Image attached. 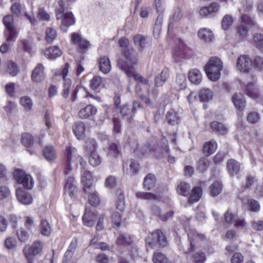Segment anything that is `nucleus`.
Listing matches in <instances>:
<instances>
[{"instance_id":"nucleus-1","label":"nucleus","mask_w":263,"mask_h":263,"mask_svg":"<svg viewBox=\"0 0 263 263\" xmlns=\"http://www.w3.org/2000/svg\"><path fill=\"white\" fill-rule=\"evenodd\" d=\"M67 160L65 164L64 173L66 175L65 192H67L71 197H74L77 192L76 186L74 184L73 168L71 165L72 160V150L70 147L66 148Z\"/></svg>"},{"instance_id":"nucleus-2","label":"nucleus","mask_w":263,"mask_h":263,"mask_svg":"<svg viewBox=\"0 0 263 263\" xmlns=\"http://www.w3.org/2000/svg\"><path fill=\"white\" fill-rule=\"evenodd\" d=\"M138 54L133 49H127L123 52V57L118 61V66L123 71L125 74L132 73V70L135 69L134 66L137 62Z\"/></svg>"},{"instance_id":"nucleus-3","label":"nucleus","mask_w":263,"mask_h":263,"mask_svg":"<svg viewBox=\"0 0 263 263\" xmlns=\"http://www.w3.org/2000/svg\"><path fill=\"white\" fill-rule=\"evenodd\" d=\"M58 5V7L55 10L56 18L57 20H62L61 30L63 32H66L68 27L75 24L76 18L71 12H65L66 8L64 0H59Z\"/></svg>"},{"instance_id":"nucleus-4","label":"nucleus","mask_w":263,"mask_h":263,"mask_svg":"<svg viewBox=\"0 0 263 263\" xmlns=\"http://www.w3.org/2000/svg\"><path fill=\"white\" fill-rule=\"evenodd\" d=\"M222 68V61L216 57L211 58L204 67L208 77L213 81H216L219 79L220 71Z\"/></svg>"},{"instance_id":"nucleus-5","label":"nucleus","mask_w":263,"mask_h":263,"mask_svg":"<svg viewBox=\"0 0 263 263\" xmlns=\"http://www.w3.org/2000/svg\"><path fill=\"white\" fill-rule=\"evenodd\" d=\"M190 241V247L189 252L192 254L194 258L195 263H203L205 260L206 257L204 253L200 250H198L197 242L199 240H203L205 239L203 235L198 233L194 234L193 237L191 235H189Z\"/></svg>"},{"instance_id":"nucleus-6","label":"nucleus","mask_w":263,"mask_h":263,"mask_svg":"<svg viewBox=\"0 0 263 263\" xmlns=\"http://www.w3.org/2000/svg\"><path fill=\"white\" fill-rule=\"evenodd\" d=\"M13 177L16 182L22 185L26 190H31L33 187V179L31 175L26 173L23 169L15 168L13 172Z\"/></svg>"},{"instance_id":"nucleus-7","label":"nucleus","mask_w":263,"mask_h":263,"mask_svg":"<svg viewBox=\"0 0 263 263\" xmlns=\"http://www.w3.org/2000/svg\"><path fill=\"white\" fill-rule=\"evenodd\" d=\"M241 20V24L238 27L237 33L243 39L247 36L249 29L255 25V22L247 14H242Z\"/></svg>"},{"instance_id":"nucleus-8","label":"nucleus","mask_w":263,"mask_h":263,"mask_svg":"<svg viewBox=\"0 0 263 263\" xmlns=\"http://www.w3.org/2000/svg\"><path fill=\"white\" fill-rule=\"evenodd\" d=\"M71 41L77 46L78 51L81 53H85L91 46L89 42L83 38L81 35L78 33H73L71 35Z\"/></svg>"},{"instance_id":"nucleus-9","label":"nucleus","mask_w":263,"mask_h":263,"mask_svg":"<svg viewBox=\"0 0 263 263\" xmlns=\"http://www.w3.org/2000/svg\"><path fill=\"white\" fill-rule=\"evenodd\" d=\"M79 91L78 86H75L72 85V81L70 79H65L63 85V90L62 92V96L64 98H67L71 93V100L72 102L76 100L77 94Z\"/></svg>"},{"instance_id":"nucleus-10","label":"nucleus","mask_w":263,"mask_h":263,"mask_svg":"<svg viewBox=\"0 0 263 263\" xmlns=\"http://www.w3.org/2000/svg\"><path fill=\"white\" fill-rule=\"evenodd\" d=\"M152 240L146 243L153 248L154 247H165L167 245V240L164 233L160 230H157L154 231L152 234Z\"/></svg>"},{"instance_id":"nucleus-11","label":"nucleus","mask_w":263,"mask_h":263,"mask_svg":"<svg viewBox=\"0 0 263 263\" xmlns=\"http://www.w3.org/2000/svg\"><path fill=\"white\" fill-rule=\"evenodd\" d=\"M231 100L237 110L238 116L241 117L246 105V101L243 95L240 92H235L232 95Z\"/></svg>"},{"instance_id":"nucleus-12","label":"nucleus","mask_w":263,"mask_h":263,"mask_svg":"<svg viewBox=\"0 0 263 263\" xmlns=\"http://www.w3.org/2000/svg\"><path fill=\"white\" fill-rule=\"evenodd\" d=\"M252 66L251 59L246 55H241L237 59V67L241 72L249 71Z\"/></svg>"},{"instance_id":"nucleus-13","label":"nucleus","mask_w":263,"mask_h":263,"mask_svg":"<svg viewBox=\"0 0 263 263\" xmlns=\"http://www.w3.org/2000/svg\"><path fill=\"white\" fill-rule=\"evenodd\" d=\"M40 52L47 59L51 60L60 57L62 54L61 49L57 46H50L45 50L41 49Z\"/></svg>"},{"instance_id":"nucleus-14","label":"nucleus","mask_w":263,"mask_h":263,"mask_svg":"<svg viewBox=\"0 0 263 263\" xmlns=\"http://www.w3.org/2000/svg\"><path fill=\"white\" fill-rule=\"evenodd\" d=\"M16 196L18 200L23 204H30L32 202V197L31 193L21 188L16 189Z\"/></svg>"},{"instance_id":"nucleus-15","label":"nucleus","mask_w":263,"mask_h":263,"mask_svg":"<svg viewBox=\"0 0 263 263\" xmlns=\"http://www.w3.org/2000/svg\"><path fill=\"white\" fill-rule=\"evenodd\" d=\"M245 93L254 100L259 98L260 96L259 88L254 82H250L245 85Z\"/></svg>"},{"instance_id":"nucleus-16","label":"nucleus","mask_w":263,"mask_h":263,"mask_svg":"<svg viewBox=\"0 0 263 263\" xmlns=\"http://www.w3.org/2000/svg\"><path fill=\"white\" fill-rule=\"evenodd\" d=\"M84 223L88 227L93 226L97 220V214L94 209L88 211L85 210L82 217Z\"/></svg>"},{"instance_id":"nucleus-17","label":"nucleus","mask_w":263,"mask_h":263,"mask_svg":"<svg viewBox=\"0 0 263 263\" xmlns=\"http://www.w3.org/2000/svg\"><path fill=\"white\" fill-rule=\"evenodd\" d=\"M32 34L30 33L28 36L18 42V50L23 49L25 51L30 52L32 47Z\"/></svg>"},{"instance_id":"nucleus-18","label":"nucleus","mask_w":263,"mask_h":263,"mask_svg":"<svg viewBox=\"0 0 263 263\" xmlns=\"http://www.w3.org/2000/svg\"><path fill=\"white\" fill-rule=\"evenodd\" d=\"M241 164L234 159H230L227 162V169L232 176L237 175L240 171Z\"/></svg>"},{"instance_id":"nucleus-19","label":"nucleus","mask_w":263,"mask_h":263,"mask_svg":"<svg viewBox=\"0 0 263 263\" xmlns=\"http://www.w3.org/2000/svg\"><path fill=\"white\" fill-rule=\"evenodd\" d=\"M98 62L99 69L102 73L107 74L110 71L111 66L108 58L105 56L101 57L98 59Z\"/></svg>"},{"instance_id":"nucleus-20","label":"nucleus","mask_w":263,"mask_h":263,"mask_svg":"<svg viewBox=\"0 0 263 263\" xmlns=\"http://www.w3.org/2000/svg\"><path fill=\"white\" fill-rule=\"evenodd\" d=\"M242 203L247 206L248 210L253 212H257L260 210V204L256 200L245 197L241 198Z\"/></svg>"},{"instance_id":"nucleus-21","label":"nucleus","mask_w":263,"mask_h":263,"mask_svg":"<svg viewBox=\"0 0 263 263\" xmlns=\"http://www.w3.org/2000/svg\"><path fill=\"white\" fill-rule=\"evenodd\" d=\"M93 177L91 172L84 170L82 172V182L84 187L87 190H90L92 187Z\"/></svg>"},{"instance_id":"nucleus-22","label":"nucleus","mask_w":263,"mask_h":263,"mask_svg":"<svg viewBox=\"0 0 263 263\" xmlns=\"http://www.w3.org/2000/svg\"><path fill=\"white\" fill-rule=\"evenodd\" d=\"M134 43L139 51H142L146 44V37L143 35L137 34L133 37Z\"/></svg>"},{"instance_id":"nucleus-23","label":"nucleus","mask_w":263,"mask_h":263,"mask_svg":"<svg viewBox=\"0 0 263 263\" xmlns=\"http://www.w3.org/2000/svg\"><path fill=\"white\" fill-rule=\"evenodd\" d=\"M96 112V108L92 105H88L79 111V116L81 119H86L95 115Z\"/></svg>"},{"instance_id":"nucleus-24","label":"nucleus","mask_w":263,"mask_h":263,"mask_svg":"<svg viewBox=\"0 0 263 263\" xmlns=\"http://www.w3.org/2000/svg\"><path fill=\"white\" fill-rule=\"evenodd\" d=\"M45 67L41 63L38 64L34 69V82H41L45 78Z\"/></svg>"},{"instance_id":"nucleus-25","label":"nucleus","mask_w":263,"mask_h":263,"mask_svg":"<svg viewBox=\"0 0 263 263\" xmlns=\"http://www.w3.org/2000/svg\"><path fill=\"white\" fill-rule=\"evenodd\" d=\"M85 126L81 121L74 123L73 125V132L78 139H82L85 135Z\"/></svg>"},{"instance_id":"nucleus-26","label":"nucleus","mask_w":263,"mask_h":263,"mask_svg":"<svg viewBox=\"0 0 263 263\" xmlns=\"http://www.w3.org/2000/svg\"><path fill=\"white\" fill-rule=\"evenodd\" d=\"M43 156L48 161L54 160L57 158V153L52 145L46 146L43 150Z\"/></svg>"},{"instance_id":"nucleus-27","label":"nucleus","mask_w":263,"mask_h":263,"mask_svg":"<svg viewBox=\"0 0 263 263\" xmlns=\"http://www.w3.org/2000/svg\"><path fill=\"white\" fill-rule=\"evenodd\" d=\"M169 77L167 70L164 69L161 72L157 75L155 79V87L157 88L164 85L166 80Z\"/></svg>"},{"instance_id":"nucleus-28","label":"nucleus","mask_w":263,"mask_h":263,"mask_svg":"<svg viewBox=\"0 0 263 263\" xmlns=\"http://www.w3.org/2000/svg\"><path fill=\"white\" fill-rule=\"evenodd\" d=\"M189 79L192 83L198 85L202 81V74L198 69H193L189 73Z\"/></svg>"},{"instance_id":"nucleus-29","label":"nucleus","mask_w":263,"mask_h":263,"mask_svg":"<svg viewBox=\"0 0 263 263\" xmlns=\"http://www.w3.org/2000/svg\"><path fill=\"white\" fill-rule=\"evenodd\" d=\"M217 148V143L214 141L211 140L204 144L203 152L206 156H210L216 151Z\"/></svg>"},{"instance_id":"nucleus-30","label":"nucleus","mask_w":263,"mask_h":263,"mask_svg":"<svg viewBox=\"0 0 263 263\" xmlns=\"http://www.w3.org/2000/svg\"><path fill=\"white\" fill-rule=\"evenodd\" d=\"M4 35L7 42H15L18 35V31L14 27L6 29Z\"/></svg>"},{"instance_id":"nucleus-31","label":"nucleus","mask_w":263,"mask_h":263,"mask_svg":"<svg viewBox=\"0 0 263 263\" xmlns=\"http://www.w3.org/2000/svg\"><path fill=\"white\" fill-rule=\"evenodd\" d=\"M179 118L177 112L174 109H170L166 114V121L171 125L178 124Z\"/></svg>"},{"instance_id":"nucleus-32","label":"nucleus","mask_w":263,"mask_h":263,"mask_svg":"<svg viewBox=\"0 0 263 263\" xmlns=\"http://www.w3.org/2000/svg\"><path fill=\"white\" fill-rule=\"evenodd\" d=\"M133 242L132 237L127 233H122L119 235L117 239V243L121 246H128Z\"/></svg>"},{"instance_id":"nucleus-33","label":"nucleus","mask_w":263,"mask_h":263,"mask_svg":"<svg viewBox=\"0 0 263 263\" xmlns=\"http://www.w3.org/2000/svg\"><path fill=\"white\" fill-rule=\"evenodd\" d=\"M22 143L31 154H32V137L30 134L24 133L22 136Z\"/></svg>"},{"instance_id":"nucleus-34","label":"nucleus","mask_w":263,"mask_h":263,"mask_svg":"<svg viewBox=\"0 0 263 263\" xmlns=\"http://www.w3.org/2000/svg\"><path fill=\"white\" fill-rule=\"evenodd\" d=\"M199 37L205 42H211L214 38V34L211 30L207 28H202L198 31Z\"/></svg>"},{"instance_id":"nucleus-35","label":"nucleus","mask_w":263,"mask_h":263,"mask_svg":"<svg viewBox=\"0 0 263 263\" xmlns=\"http://www.w3.org/2000/svg\"><path fill=\"white\" fill-rule=\"evenodd\" d=\"M156 179L155 176L152 174H148L144 178L143 181V187L146 190H151L153 189L156 184Z\"/></svg>"},{"instance_id":"nucleus-36","label":"nucleus","mask_w":263,"mask_h":263,"mask_svg":"<svg viewBox=\"0 0 263 263\" xmlns=\"http://www.w3.org/2000/svg\"><path fill=\"white\" fill-rule=\"evenodd\" d=\"M186 86V78L184 74H178L176 76L174 88L177 90L184 89Z\"/></svg>"},{"instance_id":"nucleus-37","label":"nucleus","mask_w":263,"mask_h":263,"mask_svg":"<svg viewBox=\"0 0 263 263\" xmlns=\"http://www.w3.org/2000/svg\"><path fill=\"white\" fill-rule=\"evenodd\" d=\"M83 190L85 193H89V194L88 196V201L90 204L93 206H97L99 204L100 198L95 191L92 189L89 190L85 187H84Z\"/></svg>"},{"instance_id":"nucleus-38","label":"nucleus","mask_w":263,"mask_h":263,"mask_svg":"<svg viewBox=\"0 0 263 263\" xmlns=\"http://www.w3.org/2000/svg\"><path fill=\"white\" fill-rule=\"evenodd\" d=\"M210 127L215 133L220 135H226L228 132L226 127L221 123L217 121L211 122Z\"/></svg>"},{"instance_id":"nucleus-39","label":"nucleus","mask_w":263,"mask_h":263,"mask_svg":"<svg viewBox=\"0 0 263 263\" xmlns=\"http://www.w3.org/2000/svg\"><path fill=\"white\" fill-rule=\"evenodd\" d=\"M212 97L213 93L211 90L205 88L201 89L198 94V99L201 102L208 101Z\"/></svg>"},{"instance_id":"nucleus-40","label":"nucleus","mask_w":263,"mask_h":263,"mask_svg":"<svg viewBox=\"0 0 263 263\" xmlns=\"http://www.w3.org/2000/svg\"><path fill=\"white\" fill-rule=\"evenodd\" d=\"M177 191L180 195L184 196H187L191 191V186L185 182H181L178 184Z\"/></svg>"},{"instance_id":"nucleus-41","label":"nucleus","mask_w":263,"mask_h":263,"mask_svg":"<svg viewBox=\"0 0 263 263\" xmlns=\"http://www.w3.org/2000/svg\"><path fill=\"white\" fill-rule=\"evenodd\" d=\"M202 191L200 187L196 186L193 189L192 194L189 198V202L194 203L197 202L201 197Z\"/></svg>"},{"instance_id":"nucleus-42","label":"nucleus","mask_w":263,"mask_h":263,"mask_svg":"<svg viewBox=\"0 0 263 263\" xmlns=\"http://www.w3.org/2000/svg\"><path fill=\"white\" fill-rule=\"evenodd\" d=\"M121 114L123 118H126L128 122H130L135 114L128 106L125 105L121 109Z\"/></svg>"},{"instance_id":"nucleus-43","label":"nucleus","mask_w":263,"mask_h":263,"mask_svg":"<svg viewBox=\"0 0 263 263\" xmlns=\"http://www.w3.org/2000/svg\"><path fill=\"white\" fill-rule=\"evenodd\" d=\"M120 154V148L116 143L110 144L107 149V155L108 157H117Z\"/></svg>"},{"instance_id":"nucleus-44","label":"nucleus","mask_w":263,"mask_h":263,"mask_svg":"<svg viewBox=\"0 0 263 263\" xmlns=\"http://www.w3.org/2000/svg\"><path fill=\"white\" fill-rule=\"evenodd\" d=\"M40 231L43 235L49 236L51 232L49 223L46 219H42L40 223Z\"/></svg>"},{"instance_id":"nucleus-45","label":"nucleus","mask_w":263,"mask_h":263,"mask_svg":"<svg viewBox=\"0 0 263 263\" xmlns=\"http://www.w3.org/2000/svg\"><path fill=\"white\" fill-rule=\"evenodd\" d=\"M211 195L215 197L218 195L222 191V184L220 181H215L210 187Z\"/></svg>"},{"instance_id":"nucleus-46","label":"nucleus","mask_w":263,"mask_h":263,"mask_svg":"<svg viewBox=\"0 0 263 263\" xmlns=\"http://www.w3.org/2000/svg\"><path fill=\"white\" fill-rule=\"evenodd\" d=\"M57 37V32L55 29L48 27L46 29L45 40L48 43H52Z\"/></svg>"},{"instance_id":"nucleus-47","label":"nucleus","mask_w":263,"mask_h":263,"mask_svg":"<svg viewBox=\"0 0 263 263\" xmlns=\"http://www.w3.org/2000/svg\"><path fill=\"white\" fill-rule=\"evenodd\" d=\"M163 21V16L162 14H159L156 18L154 28V35L155 37H158L161 30L162 22Z\"/></svg>"},{"instance_id":"nucleus-48","label":"nucleus","mask_w":263,"mask_h":263,"mask_svg":"<svg viewBox=\"0 0 263 263\" xmlns=\"http://www.w3.org/2000/svg\"><path fill=\"white\" fill-rule=\"evenodd\" d=\"M253 42L257 48L262 51L263 50V33H255L253 37Z\"/></svg>"},{"instance_id":"nucleus-49","label":"nucleus","mask_w":263,"mask_h":263,"mask_svg":"<svg viewBox=\"0 0 263 263\" xmlns=\"http://www.w3.org/2000/svg\"><path fill=\"white\" fill-rule=\"evenodd\" d=\"M209 165V160L205 157H202L197 162V168L199 171L202 172L206 171Z\"/></svg>"},{"instance_id":"nucleus-50","label":"nucleus","mask_w":263,"mask_h":263,"mask_svg":"<svg viewBox=\"0 0 263 263\" xmlns=\"http://www.w3.org/2000/svg\"><path fill=\"white\" fill-rule=\"evenodd\" d=\"M88 161L89 164L92 166H97L101 162V158L98 154L97 152H92V154L88 155Z\"/></svg>"},{"instance_id":"nucleus-51","label":"nucleus","mask_w":263,"mask_h":263,"mask_svg":"<svg viewBox=\"0 0 263 263\" xmlns=\"http://www.w3.org/2000/svg\"><path fill=\"white\" fill-rule=\"evenodd\" d=\"M86 153L87 155L92 153V152H97V144L94 139H90L86 142Z\"/></svg>"},{"instance_id":"nucleus-52","label":"nucleus","mask_w":263,"mask_h":263,"mask_svg":"<svg viewBox=\"0 0 263 263\" xmlns=\"http://www.w3.org/2000/svg\"><path fill=\"white\" fill-rule=\"evenodd\" d=\"M233 23V18L230 15L227 14L224 16L221 21V27L223 30H228Z\"/></svg>"},{"instance_id":"nucleus-53","label":"nucleus","mask_w":263,"mask_h":263,"mask_svg":"<svg viewBox=\"0 0 263 263\" xmlns=\"http://www.w3.org/2000/svg\"><path fill=\"white\" fill-rule=\"evenodd\" d=\"M23 253L26 258L30 263L33 262V247L32 245H26L24 249Z\"/></svg>"},{"instance_id":"nucleus-54","label":"nucleus","mask_w":263,"mask_h":263,"mask_svg":"<svg viewBox=\"0 0 263 263\" xmlns=\"http://www.w3.org/2000/svg\"><path fill=\"white\" fill-rule=\"evenodd\" d=\"M138 198L145 199L147 200H155L157 198V196L152 193L139 192L136 194Z\"/></svg>"},{"instance_id":"nucleus-55","label":"nucleus","mask_w":263,"mask_h":263,"mask_svg":"<svg viewBox=\"0 0 263 263\" xmlns=\"http://www.w3.org/2000/svg\"><path fill=\"white\" fill-rule=\"evenodd\" d=\"M16 235L18 240L21 242H25L29 238V234L23 228L16 230Z\"/></svg>"},{"instance_id":"nucleus-56","label":"nucleus","mask_w":263,"mask_h":263,"mask_svg":"<svg viewBox=\"0 0 263 263\" xmlns=\"http://www.w3.org/2000/svg\"><path fill=\"white\" fill-rule=\"evenodd\" d=\"M20 103L26 110H30L32 106V102L30 98L23 97L20 99Z\"/></svg>"},{"instance_id":"nucleus-57","label":"nucleus","mask_w":263,"mask_h":263,"mask_svg":"<svg viewBox=\"0 0 263 263\" xmlns=\"http://www.w3.org/2000/svg\"><path fill=\"white\" fill-rule=\"evenodd\" d=\"M102 83V79L100 76H95L90 81V87L93 90L99 88Z\"/></svg>"},{"instance_id":"nucleus-58","label":"nucleus","mask_w":263,"mask_h":263,"mask_svg":"<svg viewBox=\"0 0 263 263\" xmlns=\"http://www.w3.org/2000/svg\"><path fill=\"white\" fill-rule=\"evenodd\" d=\"M116 209L120 212H122L125 209V198L122 194L118 195L116 203Z\"/></svg>"},{"instance_id":"nucleus-59","label":"nucleus","mask_w":263,"mask_h":263,"mask_svg":"<svg viewBox=\"0 0 263 263\" xmlns=\"http://www.w3.org/2000/svg\"><path fill=\"white\" fill-rule=\"evenodd\" d=\"M153 260L154 263H167V259L163 254L156 252L154 254Z\"/></svg>"},{"instance_id":"nucleus-60","label":"nucleus","mask_w":263,"mask_h":263,"mask_svg":"<svg viewBox=\"0 0 263 263\" xmlns=\"http://www.w3.org/2000/svg\"><path fill=\"white\" fill-rule=\"evenodd\" d=\"M260 115L256 111H251L247 116V121L251 124H256L260 120Z\"/></svg>"},{"instance_id":"nucleus-61","label":"nucleus","mask_w":263,"mask_h":263,"mask_svg":"<svg viewBox=\"0 0 263 263\" xmlns=\"http://www.w3.org/2000/svg\"><path fill=\"white\" fill-rule=\"evenodd\" d=\"M132 71V73L130 74H129L128 73H126V76L128 78L133 77L136 81H139L142 84H146L147 83L148 80L147 79L142 77L139 73H137L135 69H133Z\"/></svg>"},{"instance_id":"nucleus-62","label":"nucleus","mask_w":263,"mask_h":263,"mask_svg":"<svg viewBox=\"0 0 263 263\" xmlns=\"http://www.w3.org/2000/svg\"><path fill=\"white\" fill-rule=\"evenodd\" d=\"M5 246L8 250H13L17 246L16 240L12 237L7 238L5 241Z\"/></svg>"},{"instance_id":"nucleus-63","label":"nucleus","mask_w":263,"mask_h":263,"mask_svg":"<svg viewBox=\"0 0 263 263\" xmlns=\"http://www.w3.org/2000/svg\"><path fill=\"white\" fill-rule=\"evenodd\" d=\"M37 18L40 21H49L50 15L43 9H40L37 12Z\"/></svg>"},{"instance_id":"nucleus-64","label":"nucleus","mask_w":263,"mask_h":263,"mask_svg":"<svg viewBox=\"0 0 263 263\" xmlns=\"http://www.w3.org/2000/svg\"><path fill=\"white\" fill-rule=\"evenodd\" d=\"M226 221L229 223H235L236 220L238 219V216L236 214H233L230 211H228L224 215Z\"/></svg>"}]
</instances>
